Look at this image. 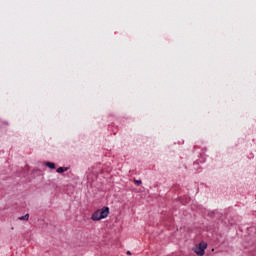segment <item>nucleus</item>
I'll return each instance as SVG.
<instances>
[{
	"mask_svg": "<svg viewBox=\"0 0 256 256\" xmlns=\"http://www.w3.org/2000/svg\"><path fill=\"white\" fill-rule=\"evenodd\" d=\"M106 217H109V207L98 209L92 214L91 219L92 221H101V219H106Z\"/></svg>",
	"mask_w": 256,
	"mask_h": 256,
	"instance_id": "1",
	"label": "nucleus"
},
{
	"mask_svg": "<svg viewBox=\"0 0 256 256\" xmlns=\"http://www.w3.org/2000/svg\"><path fill=\"white\" fill-rule=\"evenodd\" d=\"M207 249V243L201 242L199 245L194 247V252L199 256L205 255V250Z\"/></svg>",
	"mask_w": 256,
	"mask_h": 256,
	"instance_id": "2",
	"label": "nucleus"
},
{
	"mask_svg": "<svg viewBox=\"0 0 256 256\" xmlns=\"http://www.w3.org/2000/svg\"><path fill=\"white\" fill-rule=\"evenodd\" d=\"M46 167H49V169H55V163L53 162H47Z\"/></svg>",
	"mask_w": 256,
	"mask_h": 256,
	"instance_id": "4",
	"label": "nucleus"
},
{
	"mask_svg": "<svg viewBox=\"0 0 256 256\" xmlns=\"http://www.w3.org/2000/svg\"><path fill=\"white\" fill-rule=\"evenodd\" d=\"M65 171H67V168H65V167H59L57 169V173H65Z\"/></svg>",
	"mask_w": 256,
	"mask_h": 256,
	"instance_id": "5",
	"label": "nucleus"
},
{
	"mask_svg": "<svg viewBox=\"0 0 256 256\" xmlns=\"http://www.w3.org/2000/svg\"><path fill=\"white\" fill-rule=\"evenodd\" d=\"M135 185H141L143 182L141 180L134 179Z\"/></svg>",
	"mask_w": 256,
	"mask_h": 256,
	"instance_id": "6",
	"label": "nucleus"
},
{
	"mask_svg": "<svg viewBox=\"0 0 256 256\" xmlns=\"http://www.w3.org/2000/svg\"><path fill=\"white\" fill-rule=\"evenodd\" d=\"M19 221H29V214H26L24 216H21L18 218Z\"/></svg>",
	"mask_w": 256,
	"mask_h": 256,
	"instance_id": "3",
	"label": "nucleus"
},
{
	"mask_svg": "<svg viewBox=\"0 0 256 256\" xmlns=\"http://www.w3.org/2000/svg\"><path fill=\"white\" fill-rule=\"evenodd\" d=\"M126 254L131 255V251H127Z\"/></svg>",
	"mask_w": 256,
	"mask_h": 256,
	"instance_id": "7",
	"label": "nucleus"
}]
</instances>
